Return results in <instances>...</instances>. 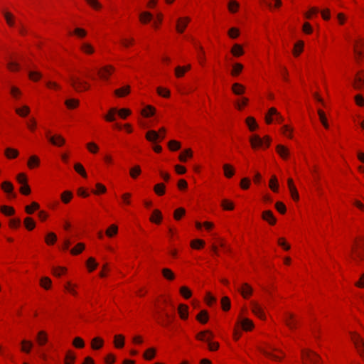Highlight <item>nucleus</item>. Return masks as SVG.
I'll return each instance as SVG.
<instances>
[{
  "label": "nucleus",
  "instance_id": "nucleus-1",
  "mask_svg": "<svg viewBox=\"0 0 364 364\" xmlns=\"http://www.w3.org/2000/svg\"><path fill=\"white\" fill-rule=\"evenodd\" d=\"M250 143L254 150L267 149L270 146L272 138L269 135L260 137L258 134H252L250 136Z\"/></svg>",
  "mask_w": 364,
  "mask_h": 364
},
{
  "label": "nucleus",
  "instance_id": "nucleus-2",
  "mask_svg": "<svg viewBox=\"0 0 364 364\" xmlns=\"http://www.w3.org/2000/svg\"><path fill=\"white\" fill-rule=\"evenodd\" d=\"M175 311V306L170 299L161 296L154 304L155 314Z\"/></svg>",
  "mask_w": 364,
  "mask_h": 364
},
{
  "label": "nucleus",
  "instance_id": "nucleus-3",
  "mask_svg": "<svg viewBox=\"0 0 364 364\" xmlns=\"http://www.w3.org/2000/svg\"><path fill=\"white\" fill-rule=\"evenodd\" d=\"M263 354L272 361L279 362L284 357V353L272 343H267L262 348Z\"/></svg>",
  "mask_w": 364,
  "mask_h": 364
},
{
  "label": "nucleus",
  "instance_id": "nucleus-4",
  "mask_svg": "<svg viewBox=\"0 0 364 364\" xmlns=\"http://www.w3.org/2000/svg\"><path fill=\"white\" fill-rule=\"evenodd\" d=\"M196 339L208 344V349L210 351H215L219 348L218 342L214 341L213 333L208 330L200 331L197 333L196 336Z\"/></svg>",
  "mask_w": 364,
  "mask_h": 364
},
{
  "label": "nucleus",
  "instance_id": "nucleus-5",
  "mask_svg": "<svg viewBox=\"0 0 364 364\" xmlns=\"http://www.w3.org/2000/svg\"><path fill=\"white\" fill-rule=\"evenodd\" d=\"M351 250L355 262L357 263L364 262V238L356 240Z\"/></svg>",
  "mask_w": 364,
  "mask_h": 364
},
{
  "label": "nucleus",
  "instance_id": "nucleus-6",
  "mask_svg": "<svg viewBox=\"0 0 364 364\" xmlns=\"http://www.w3.org/2000/svg\"><path fill=\"white\" fill-rule=\"evenodd\" d=\"M176 318L175 311L156 314V319L162 327L168 328Z\"/></svg>",
  "mask_w": 364,
  "mask_h": 364
},
{
  "label": "nucleus",
  "instance_id": "nucleus-7",
  "mask_svg": "<svg viewBox=\"0 0 364 364\" xmlns=\"http://www.w3.org/2000/svg\"><path fill=\"white\" fill-rule=\"evenodd\" d=\"M264 120L267 124H272L274 120L278 124H282L284 118L275 107H271L265 114Z\"/></svg>",
  "mask_w": 364,
  "mask_h": 364
},
{
  "label": "nucleus",
  "instance_id": "nucleus-8",
  "mask_svg": "<svg viewBox=\"0 0 364 364\" xmlns=\"http://www.w3.org/2000/svg\"><path fill=\"white\" fill-rule=\"evenodd\" d=\"M70 83L73 87L77 92L87 91L90 88V85L85 80L77 75L70 77Z\"/></svg>",
  "mask_w": 364,
  "mask_h": 364
},
{
  "label": "nucleus",
  "instance_id": "nucleus-9",
  "mask_svg": "<svg viewBox=\"0 0 364 364\" xmlns=\"http://www.w3.org/2000/svg\"><path fill=\"white\" fill-rule=\"evenodd\" d=\"M301 356L304 364H318L320 356L312 350L304 348L301 351Z\"/></svg>",
  "mask_w": 364,
  "mask_h": 364
},
{
  "label": "nucleus",
  "instance_id": "nucleus-10",
  "mask_svg": "<svg viewBox=\"0 0 364 364\" xmlns=\"http://www.w3.org/2000/svg\"><path fill=\"white\" fill-rule=\"evenodd\" d=\"M353 52L355 60L359 62L364 55V38L358 36L353 41Z\"/></svg>",
  "mask_w": 364,
  "mask_h": 364
},
{
  "label": "nucleus",
  "instance_id": "nucleus-11",
  "mask_svg": "<svg viewBox=\"0 0 364 364\" xmlns=\"http://www.w3.org/2000/svg\"><path fill=\"white\" fill-rule=\"evenodd\" d=\"M350 339L355 348L361 357L364 358V341L359 334L355 332L350 333Z\"/></svg>",
  "mask_w": 364,
  "mask_h": 364
},
{
  "label": "nucleus",
  "instance_id": "nucleus-12",
  "mask_svg": "<svg viewBox=\"0 0 364 364\" xmlns=\"http://www.w3.org/2000/svg\"><path fill=\"white\" fill-rule=\"evenodd\" d=\"M114 71L115 68L113 65H106L99 69L97 74L102 80L108 81Z\"/></svg>",
  "mask_w": 364,
  "mask_h": 364
},
{
  "label": "nucleus",
  "instance_id": "nucleus-13",
  "mask_svg": "<svg viewBox=\"0 0 364 364\" xmlns=\"http://www.w3.org/2000/svg\"><path fill=\"white\" fill-rule=\"evenodd\" d=\"M191 21V18L190 16H181L178 18L176 22V32L179 34L183 33Z\"/></svg>",
  "mask_w": 364,
  "mask_h": 364
},
{
  "label": "nucleus",
  "instance_id": "nucleus-14",
  "mask_svg": "<svg viewBox=\"0 0 364 364\" xmlns=\"http://www.w3.org/2000/svg\"><path fill=\"white\" fill-rule=\"evenodd\" d=\"M252 312L261 320L266 319V314L263 307L256 301H250Z\"/></svg>",
  "mask_w": 364,
  "mask_h": 364
},
{
  "label": "nucleus",
  "instance_id": "nucleus-15",
  "mask_svg": "<svg viewBox=\"0 0 364 364\" xmlns=\"http://www.w3.org/2000/svg\"><path fill=\"white\" fill-rule=\"evenodd\" d=\"M34 347L33 343L31 340L23 339L20 342L19 348L22 353L28 355L31 353Z\"/></svg>",
  "mask_w": 364,
  "mask_h": 364
},
{
  "label": "nucleus",
  "instance_id": "nucleus-16",
  "mask_svg": "<svg viewBox=\"0 0 364 364\" xmlns=\"http://www.w3.org/2000/svg\"><path fill=\"white\" fill-rule=\"evenodd\" d=\"M238 291L243 299H249L253 294V289L248 283H243L241 287L238 288Z\"/></svg>",
  "mask_w": 364,
  "mask_h": 364
},
{
  "label": "nucleus",
  "instance_id": "nucleus-17",
  "mask_svg": "<svg viewBox=\"0 0 364 364\" xmlns=\"http://www.w3.org/2000/svg\"><path fill=\"white\" fill-rule=\"evenodd\" d=\"M1 188L9 198H15L16 197V194L14 192V186L11 182L4 181L1 184Z\"/></svg>",
  "mask_w": 364,
  "mask_h": 364
},
{
  "label": "nucleus",
  "instance_id": "nucleus-18",
  "mask_svg": "<svg viewBox=\"0 0 364 364\" xmlns=\"http://www.w3.org/2000/svg\"><path fill=\"white\" fill-rule=\"evenodd\" d=\"M287 186L290 193L291 197L295 202L299 200V194L297 191L296 186L294 185V181L291 178H289L287 180Z\"/></svg>",
  "mask_w": 364,
  "mask_h": 364
},
{
  "label": "nucleus",
  "instance_id": "nucleus-19",
  "mask_svg": "<svg viewBox=\"0 0 364 364\" xmlns=\"http://www.w3.org/2000/svg\"><path fill=\"white\" fill-rule=\"evenodd\" d=\"M79 49L82 53L87 55H91L95 52L94 46L87 41H82L79 44Z\"/></svg>",
  "mask_w": 364,
  "mask_h": 364
},
{
  "label": "nucleus",
  "instance_id": "nucleus-20",
  "mask_svg": "<svg viewBox=\"0 0 364 364\" xmlns=\"http://www.w3.org/2000/svg\"><path fill=\"white\" fill-rule=\"evenodd\" d=\"M50 132H48L46 136L49 141L54 146H63L65 143V139L61 135L49 136Z\"/></svg>",
  "mask_w": 364,
  "mask_h": 364
},
{
  "label": "nucleus",
  "instance_id": "nucleus-21",
  "mask_svg": "<svg viewBox=\"0 0 364 364\" xmlns=\"http://www.w3.org/2000/svg\"><path fill=\"white\" fill-rule=\"evenodd\" d=\"M284 319L286 325L290 329H294L297 327V320L293 314L287 312Z\"/></svg>",
  "mask_w": 364,
  "mask_h": 364
},
{
  "label": "nucleus",
  "instance_id": "nucleus-22",
  "mask_svg": "<svg viewBox=\"0 0 364 364\" xmlns=\"http://www.w3.org/2000/svg\"><path fill=\"white\" fill-rule=\"evenodd\" d=\"M353 86L358 90L364 87V71H360L356 74Z\"/></svg>",
  "mask_w": 364,
  "mask_h": 364
},
{
  "label": "nucleus",
  "instance_id": "nucleus-23",
  "mask_svg": "<svg viewBox=\"0 0 364 364\" xmlns=\"http://www.w3.org/2000/svg\"><path fill=\"white\" fill-rule=\"evenodd\" d=\"M192 66L191 64H188L186 65L181 66L178 65L175 68L174 74L176 77L181 78L183 77L187 72L191 70Z\"/></svg>",
  "mask_w": 364,
  "mask_h": 364
},
{
  "label": "nucleus",
  "instance_id": "nucleus-24",
  "mask_svg": "<svg viewBox=\"0 0 364 364\" xmlns=\"http://www.w3.org/2000/svg\"><path fill=\"white\" fill-rule=\"evenodd\" d=\"M262 218L270 225H274L277 223V219L274 217L272 210H264L262 213Z\"/></svg>",
  "mask_w": 364,
  "mask_h": 364
},
{
  "label": "nucleus",
  "instance_id": "nucleus-25",
  "mask_svg": "<svg viewBox=\"0 0 364 364\" xmlns=\"http://www.w3.org/2000/svg\"><path fill=\"white\" fill-rule=\"evenodd\" d=\"M161 135L155 130H149L146 133L145 138L146 139L151 143H156L158 141H161Z\"/></svg>",
  "mask_w": 364,
  "mask_h": 364
},
{
  "label": "nucleus",
  "instance_id": "nucleus-26",
  "mask_svg": "<svg viewBox=\"0 0 364 364\" xmlns=\"http://www.w3.org/2000/svg\"><path fill=\"white\" fill-rule=\"evenodd\" d=\"M276 152L283 160H287L289 157V149L282 144H278L276 146Z\"/></svg>",
  "mask_w": 364,
  "mask_h": 364
},
{
  "label": "nucleus",
  "instance_id": "nucleus-27",
  "mask_svg": "<svg viewBox=\"0 0 364 364\" xmlns=\"http://www.w3.org/2000/svg\"><path fill=\"white\" fill-rule=\"evenodd\" d=\"M1 12L4 17L6 24L9 27H14L16 23V18L14 15L11 12L5 9L2 10Z\"/></svg>",
  "mask_w": 364,
  "mask_h": 364
},
{
  "label": "nucleus",
  "instance_id": "nucleus-28",
  "mask_svg": "<svg viewBox=\"0 0 364 364\" xmlns=\"http://www.w3.org/2000/svg\"><path fill=\"white\" fill-rule=\"evenodd\" d=\"M77 288V285L76 284L72 283L70 281H68L64 284L65 290L75 297H77L78 296Z\"/></svg>",
  "mask_w": 364,
  "mask_h": 364
},
{
  "label": "nucleus",
  "instance_id": "nucleus-29",
  "mask_svg": "<svg viewBox=\"0 0 364 364\" xmlns=\"http://www.w3.org/2000/svg\"><path fill=\"white\" fill-rule=\"evenodd\" d=\"M154 18L153 15L149 11H142L139 15V20L141 24L146 25L150 23Z\"/></svg>",
  "mask_w": 364,
  "mask_h": 364
},
{
  "label": "nucleus",
  "instance_id": "nucleus-30",
  "mask_svg": "<svg viewBox=\"0 0 364 364\" xmlns=\"http://www.w3.org/2000/svg\"><path fill=\"white\" fill-rule=\"evenodd\" d=\"M163 220V215L159 209H154L150 216L149 220L156 225L161 223Z\"/></svg>",
  "mask_w": 364,
  "mask_h": 364
},
{
  "label": "nucleus",
  "instance_id": "nucleus-31",
  "mask_svg": "<svg viewBox=\"0 0 364 364\" xmlns=\"http://www.w3.org/2000/svg\"><path fill=\"white\" fill-rule=\"evenodd\" d=\"M125 343V337L122 334H116L114 336L113 344L117 349L124 348Z\"/></svg>",
  "mask_w": 364,
  "mask_h": 364
},
{
  "label": "nucleus",
  "instance_id": "nucleus-32",
  "mask_svg": "<svg viewBox=\"0 0 364 364\" xmlns=\"http://www.w3.org/2000/svg\"><path fill=\"white\" fill-rule=\"evenodd\" d=\"M69 35L75 36L79 39H83L87 36V32L82 28L76 27L73 29V31L69 32Z\"/></svg>",
  "mask_w": 364,
  "mask_h": 364
},
{
  "label": "nucleus",
  "instance_id": "nucleus-33",
  "mask_svg": "<svg viewBox=\"0 0 364 364\" xmlns=\"http://www.w3.org/2000/svg\"><path fill=\"white\" fill-rule=\"evenodd\" d=\"M40 159L36 155L31 156L27 161V166L29 169H34L40 166Z\"/></svg>",
  "mask_w": 364,
  "mask_h": 364
},
{
  "label": "nucleus",
  "instance_id": "nucleus-34",
  "mask_svg": "<svg viewBox=\"0 0 364 364\" xmlns=\"http://www.w3.org/2000/svg\"><path fill=\"white\" fill-rule=\"evenodd\" d=\"M240 326L242 328V330L248 331H252L254 328V323L252 320L247 318H242L240 323Z\"/></svg>",
  "mask_w": 364,
  "mask_h": 364
},
{
  "label": "nucleus",
  "instance_id": "nucleus-35",
  "mask_svg": "<svg viewBox=\"0 0 364 364\" xmlns=\"http://www.w3.org/2000/svg\"><path fill=\"white\" fill-rule=\"evenodd\" d=\"M188 309V306L186 304H181L178 305V313L182 320L188 319L189 315Z\"/></svg>",
  "mask_w": 364,
  "mask_h": 364
},
{
  "label": "nucleus",
  "instance_id": "nucleus-36",
  "mask_svg": "<svg viewBox=\"0 0 364 364\" xmlns=\"http://www.w3.org/2000/svg\"><path fill=\"white\" fill-rule=\"evenodd\" d=\"M281 133L282 135L287 139H292L294 137V128L289 125V124H284L283 125L281 129Z\"/></svg>",
  "mask_w": 364,
  "mask_h": 364
},
{
  "label": "nucleus",
  "instance_id": "nucleus-37",
  "mask_svg": "<svg viewBox=\"0 0 364 364\" xmlns=\"http://www.w3.org/2000/svg\"><path fill=\"white\" fill-rule=\"evenodd\" d=\"M104 340L100 337H95L91 340L90 346L91 348L94 350L101 349L104 346Z\"/></svg>",
  "mask_w": 364,
  "mask_h": 364
},
{
  "label": "nucleus",
  "instance_id": "nucleus-38",
  "mask_svg": "<svg viewBox=\"0 0 364 364\" xmlns=\"http://www.w3.org/2000/svg\"><path fill=\"white\" fill-rule=\"evenodd\" d=\"M68 272V269L65 267L62 266H55L51 269L52 274L55 277H61L62 276L66 274Z\"/></svg>",
  "mask_w": 364,
  "mask_h": 364
},
{
  "label": "nucleus",
  "instance_id": "nucleus-39",
  "mask_svg": "<svg viewBox=\"0 0 364 364\" xmlns=\"http://www.w3.org/2000/svg\"><path fill=\"white\" fill-rule=\"evenodd\" d=\"M155 113L156 108L152 105H146L141 111V116L146 118L153 117Z\"/></svg>",
  "mask_w": 364,
  "mask_h": 364
},
{
  "label": "nucleus",
  "instance_id": "nucleus-40",
  "mask_svg": "<svg viewBox=\"0 0 364 364\" xmlns=\"http://www.w3.org/2000/svg\"><path fill=\"white\" fill-rule=\"evenodd\" d=\"M231 54L236 58H239L244 55L245 51L242 45L235 43L230 50Z\"/></svg>",
  "mask_w": 364,
  "mask_h": 364
},
{
  "label": "nucleus",
  "instance_id": "nucleus-41",
  "mask_svg": "<svg viewBox=\"0 0 364 364\" xmlns=\"http://www.w3.org/2000/svg\"><path fill=\"white\" fill-rule=\"evenodd\" d=\"M36 341L40 347L44 346L48 342V335L46 332L40 331L37 334Z\"/></svg>",
  "mask_w": 364,
  "mask_h": 364
},
{
  "label": "nucleus",
  "instance_id": "nucleus-42",
  "mask_svg": "<svg viewBox=\"0 0 364 364\" xmlns=\"http://www.w3.org/2000/svg\"><path fill=\"white\" fill-rule=\"evenodd\" d=\"M193 152L191 149L188 148L183 151L178 156V160L182 163H186L188 159H191L193 157Z\"/></svg>",
  "mask_w": 364,
  "mask_h": 364
},
{
  "label": "nucleus",
  "instance_id": "nucleus-43",
  "mask_svg": "<svg viewBox=\"0 0 364 364\" xmlns=\"http://www.w3.org/2000/svg\"><path fill=\"white\" fill-rule=\"evenodd\" d=\"M245 124L248 127V129L253 132L258 129V124L253 117H247L245 119Z\"/></svg>",
  "mask_w": 364,
  "mask_h": 364
},
{
  "label": "nucleus",
  "instance_id": "nucleus-44",
  "mask_svg": "<svg viewBox=\"0 0 364 364\" xmlns=\"http://www.w3.org/2000/svg\"><path fill=\"white\" fill-rule=\"evenodd\" d=\"M44 240L48 246H53L56 243L58 237L55 232H49L46 235Z\"/></svg>",
  "mask_w": 364,
  "mask_h": 364
},
{
  "label": "nucleus",
  "instance_id": "nucleus-45",
  "mask_svg": "<svg viewBox=\"0 0 364 364\" xmlns=\"http://www.w3.org/2000/svg\"><path fill=\"white\" fill-rule=\"evenodd\" d=\"M117 114V109L116 107L110 108L107 113L105 115L104 118L107 122H113L116 120V114Z\"/></svg>",
  "mask_w": 364,
  "mask_h": 364
},
{
  "label": "nucleus",
  "instance_id": "nucleus-46",
  "mask_svg": "<svg viewBox=\"0 0 364 364\" xmlns=\"http://www.w3.org/2000/svg\"><path fill=\"white\" fill-rule=\"evenodd\" d=\"M223 171H224V176L227 178H231L235 173V171L234 167L229 164H225L223 166Z\"/></svg>",
  "mask_w": 364,
  "mask_h": 364
},
{
  "label": "nucleus",
  "instance_id": "nucleus-47",
  "mask_svg": "<svg viewBox=\"0 0 364 364\" xmlns=\"http://www.w3.org/2000/svg\"><path fill=\"white\" fill-rule=\"evenodd\" d=\"M130 93V86L125 85L122 87L116 89L114 90V95L118 97H124Z\"/></svg>",
  "mask_w": 364,
  "mask_h": 364
},
{
  "label": "nucleus",
  "instance_id": "nucleus-48",
  "mask_svg": "<svg viewBox=\"0 0 364 364\" xmlns=\"http://www.w3.org/2000/svg\"><path fill=\"white\" fill-rule=\"evenodd\" d=\"M118 231H119L118 226L115 224H112L105 230V235L108 237L112 238V237H115L117 235Z\"/></svg>",
  "mask_w": 364,
  "mask_h": 364
},
{
  "label": "nucleus",
  "instance_id": "nucleus-49",
  "mask_svg": "<svg viewBox=\"0 0 364 364\" xmlns=\"http://www.w3.org/2000/svg\"><path fill=\"white\" fill-rule=\"evenodd\" d=\"M209 319V314L206 310L200 311L196 316V320L202 324H205Z\"/></svg>",
  "mask_w": 364,
  "mask_h": 364
},
{
  "label": "nucleus",
  "instance_id": "nucleus-50",
  "mask_svg": "<svg viewBox=\"0 0 364 364\" xmlns=\"http://www.w3.org/2000/svg\"><path fill=\"white\" fill-rule=\"evenodd\" d=\"M205 242L201 239H194L191 241L190 246L192 249L200 250L205 247Z\"/></svg>",
  "mask_w": 364,
  "mask_h": 364
},
{
  "label": "nucleus",
  "instance_id": "nucleus-51",
  "mask_svg": "<svg viewBox=\"0 0 364 364\" xmlns=\"http://www.w3.org/2000/svg\"><path fill=\"white\" fill-rule=\"evenodd\" d=\"M232 91L235 95H241L245 93V87L239 82H235L232 85Z\"/></svg>",
  "mask_w": 364,
  "mask_h": 364
},
{
  "label": "nucleus",
  "instance_id": "nucleus-52",
  "mask_svg": "<svg viewBox=\"0 0 364 364\" xmlns=\"http://www.w3.org/2000/svg\"><path fill=\"white\" fill-rule=\"evenodd\" d=\"M4 154L9 159H14L18 157L19 152L17 149L8 147L5 149Z\"/></svg>",
  "mask_w": 364,
  "mask_h": 364
},
{
  "label": "nucleus",
  "instance_id": "nucleus-53",
  "mask_svg": "<svg viewBox=\"0 0 364 364\" xmlns=\"http://www.w3.org/2000/svg\"><path fill=\"white\" fill-rule=\"evenodd\" d=\"M304 46V43L302 41H299L294 44L292 51L294 57H298L303 52Z\"/></svg>",
  "mask_w": 364,
  "mask_h": 364
},
{
  "label": "nucleus",
  "instance_id": "nucleus-54",
  "mask_svg": "<svg viewBox=\"0 0 364 364\" xmlns=\"http://www.w3.org/2000/svg\"><path fill=\"white\" fill-rule=\"evenodd\" d=\"M107 191V187L104 184L101 183H97L95 184V188L92 190V193L96 196H99L105 194Z\"/></svg>",
  "mask_w": 364,
  "mask_h": 364
},
{
  "label": "nucleus",
  "instance_id": "nucleus-55",
  "mask_svg": "<svg viewBox=\"0 0 364 364\" xmlns=\"http://www.w3.org/2000/svg\"><path fill=\"white\" fill-rule=\"evenodd\" d=\"M195 46L199 52L198 56V62L200 65L203 66L205 63V55L203 47L201 45L198 44H196Z\"/></svg>",
  "mask_w": 364,
  "mask_h": 364
},
{
  "label": "nucleus",
  "instance_id": "nucleus-56",
  "mask_svg": "<svg viewBox=\"0 0 364 364\" xmlns=\"http://www.w3.org/2000/svg\"><path fill=\"white\" fill-rule=\"evenodd\" d=\"M141 173V168L139 165H135L129 169V176L132 179H136Z\"/></svg>",
  "mask_w": 364,
  "mask_h": 364
},
{
  "label": "nucleus",
  "instance_id": "nucleus-57",
  "mask_svg": "<svg viewBox=\"0 0 364 364\" xmlns=\"http://www.w3.org/2000/svg\"><path fill=\"white\" fill-rule=\"evenodd\" d=\"M73 198V193L70 191H65L60 195L61 201L64 204L69 203Z\"/></svg>",
  "mask_w": 364,
  "mask_h": 364
},
{
  "label": "nucleus",
  "instance_id": "nucleus-58",
  "mask_svg": "<svg viewBox=\"0 0 364 364\" xmlns=\"http://www.w3.org/2000/svg\"><path fill=\"white\" fill-rule=\"evenodd\" d=\"M40 286L46 290H49L52 287V280L48 277H43L40 279Z\"/></svg>",
  "mask_w": 364,
  "mask_h": 364
},
{
  "label": "nucleus",
  "instance_id": "nucleus-59",
  "mask_svg": "<svg viewBox=\"0 0 364 364\" xmlns=\"http://www.w3.org/2000/svg\"><path fill=\"white\" fill-rule=\"evenodd\" d=\"M132 193H124L122 194L120 198L122 201V205L123 206H129L132 204Z\"/></svg>",
  "mask_w": 364,
  "mask_h": 364
},
{
  "label": "nucleus",
  "instance_id": "nucleus-60",
  "mask_svg": "<svg viewBox=\"0 0 364 364\" xmlns=\"http://www.w3.org/2000/svg\"><path fill=\"white\" fill-rule=\"evenodd\" d=\"M269 188L274 193L278 192L279 190V183L277 178L275 175H272L269 182Z\"/></svg>",
  "mask_w": 364,
  "mask_h": 364
},
{
  "label": "nucleus",
  "instance_id": "nucleus-61",
  "mask_svg": "<svg viewBox=\"0 0 364 364\" xmlns=\"http://www.w3.org/2000/svg\"><path fill=\"white\" fill-rule=\"evenodd\" d=\"M161 274L163 277L168 281H173L176 277L174 272L169 268L162 269Z\"/></svg>",
  "mask_w": 364,
  "mask_h": 364
},
{
  "label": "nucleus",
  "instance_id": "nucleus-62",
  "mask_svg": "<svg viewBox=\"0 0 364 364\" xmlns=\"http://www.w3.org/2000/svg\"><path fill=\"white\" fill-rule=\"evenodd\" d=\"M249 100L247 97H241L238 99L235 104L236 109L241 111L248 104Z\"/></svg>",
  "mask_w": 364,
  "mask_h": 364
},
{
  "label": "nucleus",
  "instance_id": "nucleus-63",
  "mask_svg": "<svg viewBox=\"0 0 364 364\" xmlns=\"http://www.w3.org/2000/svg\"><path fill=\"white\" fill-rule=\"evenodd\" d=\"M156 355V350L154 348H149L146 350L143 354V357L145 360L151 361L152 360Z\"/></svg>",
  "mask_w": 364,
  "mask_h": 364
},
{
  "label": "nucleus",
  "instance_id": "nucleus-64",
  "mask_svg": "<svg viewBox=\"0 0 364 364\" xmlns=\"http://www.w3.org/2000/svg\"><path fill=\"white\" fill-rule=\"evenodd\" d=\"M86 149L92 154H97L100 151V146L94 141H90L86 144Z\"/></svg>",
  "mask_w": 364,
  "mask_h": 364
}]
</instances>
